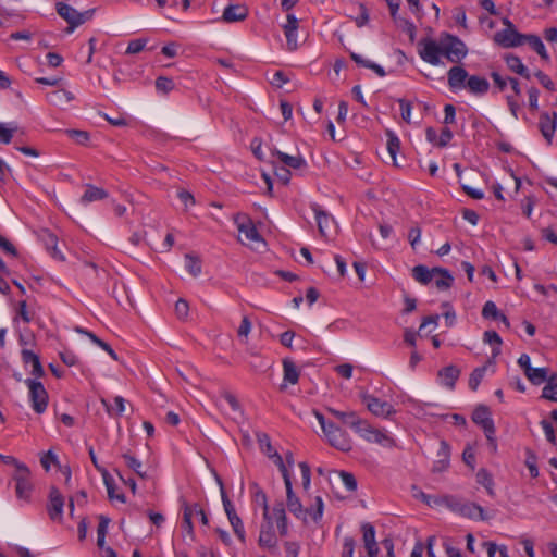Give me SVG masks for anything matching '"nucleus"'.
<instances>
[{
	"mask_svg": "<svg viewBox=\"0 0 557 557\" xmlns=\"http://www.w3.org/2000/svg\"><path fill=\"white\" fill-rule=\"evenodd\" d=\"M420 58L431 65L441 64V58L459 63L468 54L467 45L459 37H424L418 44Z\"/></svg>",
	"mask_w": 557,
	"mask_h": 557,
	"instance_id": "f257e3e1",
	"label": "nucleus"
},
{
	"mask_svg": "<svg viewBox=\"0 0 557 557\" xmlns=\"http://www.w3.org/2000/svg\"><path fill=\"white\" fill-rule=\"evenodd\" d=\"M286 488V506L290 513H293L296 518L302 520L304 522L308 521V517L313 522H319L323 516L324 504L320 496L314 498V504L311 508L305 509L299 497L295 494L293 490L292 479H287L284 481Z\"/></svg>",
	"mask_w": 557,
	"mask_h": 557,
	"instance_id": "f03ea898",
	"label": "nucleus"
},
{
	"mask_svg": "<svg viewBox=\"0 0 557 557\" xmlns=\"http://www.w3.org/2000/svg\"><path fill=\"white\" fill-rule=\"evenodd\" d=\"M313 413L330 445H332L338 450L349 451L352 445L347 432L337 426L333 421L326 419L323 413L319 411H314Z\"/></svg>",
	"mask_w": 557,
	"mask_h": 557,
	"instance_id": "7ed1b4c3",
	"label": "nucleus"
},
{
	"mask_svg": "<svg viewBox=\"0 0 557 557\" xmlns=\"http://www.w3.org/2000/svg\"><path fill=\"white\" fill-rule=\"evenodd\" d=\"M181 508L183 510L182 528H183L184 532H186V534L191 540H194L195 532H194V525H193V517L199 516L200 522L203 525H208L209 519H208L205 510L197 503L189 504L185 499H181Z\"/></svg>",
	"mask_w": 557,
	"mask_h": 557,
	"instance_id": "20e7f679",
	"label": "nucleus"
},
{
	"mask_svg": "<svg viewBox=\"0 0 557 557\" xmlns=\"http://www.w3.org/2000/svg\"><path fill=\"white\" fill-rule=\"evenodd\" d=\"M354 431L360 437L370 443H376L382 446L392 447L395 445L394 440L383 430L373 428L368 421L360 419Z\"/></svg>",
	"mask_w": 557,
	"mask_h": 557,
	"instance_id": "39448f33",
	"label": "nucleus"
},
{
	"mask_svg": "<svg viewBox=\"0 0 557 557\" xmlns=\"http://www.w3.org/2000/svg\"><path fill=\"white\" fill-rule=\"evenodd\" d=\"M218 483L220 485L221 498H222L224 511L227 516L230 524H231L235 535L237 536V539L242 543H245L246 532H245L244 523H243L242 519L239 518V516L237 515L236 509H235L233 503L230 500V498L224 490L223 483H222L221 479H219V478H218Z\"/></svg>",
	"mask_w": 557,
	"mask_h": 557,
	"instance_id": "423d86ee",
	"label": "nucleus"
},
{
	"mask_svg": "<svg viewBox=\"0 0 557 557\" xmlns=\"http://www.w3.org/2000/svg\"><path fill=\"white\" fill-rule=\"evenodd\" d=\"M234 223L237 226L239 236H244L245 240L239 237L243 244L263 243L262 236L256 228L252 220L245 213H237L234 216Z\"/></svg>",
	"mask_w": 557,
	"mask_h": 557,
	"instance_id": "0eeeda50",
	"label": "nucleus"
},
{
	"mask_svg": "<svg viewBox=\"0 0 557 557\" xmlns=\"http://www.w3.org/2000/svg\"><path fill=\"white\" fill-rule=\"evenodd\" d=\"M25 384L29 389V401L32 404V408L38 414L44 413L48 407L49 399L45 386L41 382L32 379H27Z\"/></svg>",
	"mask_w": 557,
	"mask_h": 557,
	"instance_id": "6e6552de",
	"label": "nucleus"
},
{
	"mask_svg": "<svg viewBox=\"0 0 557 557\" xmlns=\"http://www.w3.org/2000/svg\"><path fill=\"white\" fill-rule=\"evenodd\" d=\"M472 420L474 423H476L478 425H480L483 429L487 441L495 448L496 447L495 437H494L495 425H494V421L491 417L490 409L483 405L478 406L473 411Z\"/></svg>",
	"mask_w": 557,
	"mask_h": 557,
	"instance_id": "1a4fd4ad",
	"label": "nucleus"
},
{
	"mask_svg": "<svg viewBox=\"0 0 557 557\" xmlns=\"http://www.w3.org/2000/svg\"><path fill=\"white\" fill-rule=\"evenodd\" d=\"M258 543L260 547L268 549L271 555L280 556L277 537L272 525L271 516L268 519H264V523L261 524Z\"/></svg>",
	"mask_w": 557,
	"mask_h": 557,
	"instance_id": "9d476101",
	"label": "nucleus"
},
{
	"mask_svg": "<svg viewBox=\"0 0 557 557\" xmlns=\"http://www.w3.org/2000/svg\"><path fill=\"white\" fill-rule=\"evenodd\" d=\"M15 481V493L17 498L29 500L33 492L30 471L27 466H18V471L13 474Z\"/></svg>",
	"mask_w": 557,
	"mask_h": 557,
	"instance_id": "9b49d317",
	"label": "nucleus"
},
{
	"mask_svg": "<svg viewBox=\"0 0 557 557\" xmlns=\"http://www.w3.org/2000/svg\"><path fill=\"white\" fill-rule=\"evenodd\" d=\"M362 403L367 406L368 410L376 417L388 418L396 411L394 407L373 395L363 394L361 396Z\"/></svg>",
	"mask_w": 557,
	"mask_h": 557,
	"instance_id": "f8f14e48",
	"label": "nucleus"
},
{
	"mask_svg": "<svg viewBox=\"0 0 557 557\" xmlns=\"http://www.w3.org/2000/svg\"><path fill=\"white\" fill-rule=\"evenodd\" d=\"M64 497L55 487H50L47 511L52 521L61 522L63 519Z\"/></svg>",
	"mask_w": 557,
	"mask_h": 557,
	"instance_id": "ddd939ff",
	"label": "nucleus"
},
{
	"mask_svg": "<svg viewBox=\"0 0 557 557\" xmlns=\"http://www.w3.org/2000/svg\"><path fill=\"white\" fill-rule=\"evenodd\" d=\"M557 127V112H543L539 119V129L548 145L553 143V138Z\"/></svg>",
	"mask_w": 557,
	"mask_h": 557,
	"instance_id": "4468645a",
	"label": "nucleus"
},
{
	"mask_svg": "<svg viewBox=\"0 0 557 557\" xmlns=\"http://www.w3.org/2000/svg\"><path fill=\"white\" fill-rule=\"evenodd\" d=\"M385 1L388 5L391 16H392L394 23L396 24V26L401 32L406 33V35H414V33H416L414 24L398 14V10L400 7V0H385Z\"/></svg>",
	"mask_w": 557,
	"mask_h": 557,
	"instance_id": "2eb2a0df",
	"label": "nucleus"
},
{
	"mask_svg": "<svg viewBox=\"0 0 557 557\" xmlns=\"http://www.w3.org/2000/svg\"><path fill=\"white\" fill-rule=\"evenodd\" d=\"M57 12L62 18H64L67 22L69 32H73L76 26L85 22L84 14L79 13L77 10H75L73 7L66 3H57Z\"/></svg>",
	"mask_w": 557,
	"mask_h": 557,
	"instance_id": "dca6fc26",
	"label": "nucleus"
},
{
	"mask_svg": "<svg viewBox=\"0 0 557 557\" xmlns=\"http://www.w3.org/2000/svg\"><path fill=\"white\" fill-rule=\"evenodd\" d=\"M470 77L465 67L456 65L448 70L447 82L450 90L457 91L467 87V81Z\"/></svg>",
	"mask_w": 557,
	"mask_h": 557,
	"instance_id": "f3484780",
	"label": "nucleus"
},
{
	"mask_svg": "<svg viewBox=\"0 0 557 557\" xmlns=\"http://www.w3.org/2000/svg\"><path fill=\"white\" fill-rule=\"evenodd\" d=\"M364 548L369 557H377L380 548L375 540V529L371 523H363L361 527Z\"/></svg>",
	"mask_w": 557,
	"mask_h": 557,
	"instance_id": "a211bd4d",
	"label": "nucleus"
},
{
	"mask_svg": "<svg viewBox=\"0 0 557 557\" xmlns=\"http://www.w3.org/2000/svg\"><path fill=\"white\" fill-rule=\"evenodd\" d=\"M270 516L272 517V525H274V522L276 523L280 535H282V536L287 535V533H288L287 517H286V512H285L283 503H276L272 507V509H270Z\"/></svg>",
	"mask_w": 557,
	"mask_h": 557,
	"instance_id": "6ab92c4d",
	"label": "nucleus"
},
{
	"mask_svg": "<svg viewBox=\"0 0 557 557\" xmlns=\"http://www.w3.org/2000/svg\"><path fill=\"white\" fill-rule=\"evenodd\" d=\"M317 220L319 232L322 236L326 237L329 232L334 227V219L323 211L318 205L312 207Z\"/></svg>",
	"mask_w": 557,
	"mask_h": 557,
	"instance_id": "aec40b11",
	"label": "nucleus"
},
{
	"mask_svg": "<svg viewBox=\"0 0 557 557\" xmlns=\"http://www.w3.org/2000/svg\"><path fill=\"white\" fill-rule=\"evenodd\" d=\"M22 361L25 366H32V374L35 377H41L45 374L42 364L40 362L39 356L35 354L33 350L23 348L21 351Z\"/></svg>",
	"mask_w": 557,
	"mask_h": 557,
	"instance_id": "412c9836",
	"label": "nucleus"
},
{
	"mask_svg": "<svg viewBox=\"0 0 557 557\" xmlns=\"http://www.w3.org/2000/svg\"><path fill=\"white\" fill-rule=\"evenodd\" d=\"M460 516L480 521H486L490 519V516L486 513L484 508L476 503H463Z\"/></svg>",
	"mask_w": 557,
	"mask_h": 557,
	"instance_id": "4be33fe9",
	"label": "nucleus"
},
{
	"mask_svg": "<svg viewBox=\"0 0 557 557\" xmlns=\"http://www.w3.org/2000/svg\"><path fill=\"white\" fill-rule=\"evenodd\" d=\"M468 91L475 96H483L490 89V83L485 77L479 75H470L467 81Z\"/></svg>",
	"mask_w": 557,
	"mask_h": 557,
	"instance_id": "5701e85b",
	"label": "nucleus"
},
{
	"mask_svg": "<svg viewBox=\"0 0 557 557\" xmlns=\"http://www.w3.org/2000/svg\"><path fill=\"white\" fill-rule=\"evenodd\" d=\"M248 14V9L244 4H230L223 11V18L226 22L243 21Z\"/></svg>",
	"mask_w": 557,
	"mask_h": 557,
	"instance_id": "b1692460",
	"label": "nucleus"
},
{
	"mask_svg": "<svg viewBox=\"0 0 557 557\" xmlns=\"http://www.w3.org/2000/svg\"><path fill=\"white\" fill-rule=\"evenodd\" d=\"M503 60L506 62L510 71L519 74L522 77L530 78L529 70L523 65L519 57L511 53H505L503 54Z\"/></svg>",
	"mask_w": 557,
	"mask_h": 557,
	"instance_id": "393cba45",
	"label": "nucleus"
},
{
	"mask_svg": "<svg viewBox=\"0 0 557 557\" xmlns=\"http://www.w3.org/2000/svg\"><path fill=\"white\" fill-rule=\"evenodd\" d=\"M475 478H476V482L486 490V493L491 497L496 496L494 479H493L492 473L487 469H485V468L479 469Z\"/></svg>",
	"mask_w": 557,
	"mask_h": 557,
	"instance_id": "a878e982",
	"label": "nucleus"
},
{
	"mask_svg": "<svg viewBox=\"0 0 557 557\" xmlns=\"http://www.w3.org/2000/svg\"><path fill=\"white\" fill-rule=\"evenodd\" d=\"M326 411L343 424L349 425L352 430L356 428L360 418L355 411H339L333 408H327Z\"/></svg>",
	"mask_w": 557,
	"mask_h": 557,
	"instance_id": "bb28decb",
	"label": "nucleus"
},
{
	"mask_svg": "<svg viewBox=\"0 0 557 557\" xmlns=\"http://www.w3.org/2000/svg\"><path fill=\"white\" fill-rule=\"evenodd\" d=\"M413 278L421 284H429L433 282L436 276L435 268L429 269L425 265L419 264L412 269Z\"/></svg>",
	"mask_w": 557,
	"mask_h": 557,
	"instance_id": "cd10ccee",
	"label": "nucleus"
},
{
	"mask_svg": "<svg viewBox=\"0 0 557 557\" xmlns=\"http://www.w3.org/2000/svg\"><path fill=\"white\" fill-rule=\"evenodd\" d=\"M48 101L55 107H64L70 103L74 96L71 91L59 89L47 95Z\"/></svg>",
	"mask_w": 557,
	"mask_h": 557,
	"instance_id": "c85d7f7f",
	"label": "nucleus"
},
{
	"mask_svg": "<svg viewBox=\"0 0 557 557\" xmlns=\"http://www.w3.org/2000/svg\"><path fill=\"white\" fill-rule=\"evenodd\" d=\"M460 371L455 366H448L442 369L438 372V376L441 379L442 384L445 386L453 388L457 379L459 377Z\"/></svg>",
	"mask_w": 557,
	"mask_h": 557,
	"instance_id": "c756f323",
	"label": "nucleus"
},
{
	"mask_svg": "<svg viewBox=\"0 0 557 557\" xmlns=\"http://www.w3.org/2000/svg\"><path fill=\"white\" fill-rule=\"evenodd\" d=\"M107 197H108V193L104 189L99 188L94 185H87L86 191L81 197V202L83 205H87L92 201L102 200Z\"/></svg>",
	"mask_w": 557,
	"mask_h": 557,
	"instance_id": "7c9ffc66",
	"label": "nucleus"
},
{
	"mask_svg": "<svg viewBox=\"0 0 557 557\" xmlns=\"http://www.w3.org/2000/svg\"><path fill=\"white\" fill-rule=\"evenodd\" d=\"M436 276L434 277V284L440 290L448 289L454 282L453 275L448 270L444 268H435Z\"/></svg>",
	"mask_w": 557,
	"mask_h": 557,
	"instance_id": "2f4dec72",
	"label": "nucleus"
},
{
	"mask_svg": "<svg viewBox=\"0 0 557 557\" xmlns=\"http://www.w3.org/2000/svg\"><path fill=\"white\" fill-rule=\"evenodd\" d=\"M345 47V49L347 51H349L350 53V58L358 64V65H361L363 67H367V69H371L373 70L380 77H384L386 75L384 69L374 63V62H371L370 60H367L364 58H362L360 54L354 52V51H350L345 45H343Z\"/></svg>",
	"mask_w": 557,
	"mask_h": 557,
	"instance_id": "473e14b6",
	"label": "nucleus"
},
{
	"mask_svg": "<svg viewBox=\"0 0 557 557\" xmlns=\"http://www.w3.org/2000/svg\"><path fill=\"white\" fill-rule=\"evenodd\" d=\"M273 153L285 166L297 170L306 165V161L301 156H289L278 150H275Z\"/></svg>",
	"mask_w": 557,
	"mask_h": 557,
	"instance_id": "72a5a7b5",
	"label": "nucleus"
},
{
	"mask_svg": "<svg viewBox=\"0 0 557 557\" xmlns=\"http://www.w3.org/2000/svg\"><path fill=\"white\" fill-rule=\"evenodd\" d=\"M545 382L541 397L557 403V374L550 375Z\"/></svg>",
	"mask_w": 557,
	"mask_h": 557,
	"instance_id": "f704fd0d",
	"label": "nucleus"
},
{
	"mask_svg": "<svg viewBox=\"0 0 557 557\" xmlns=\"http://www.w3.org/2000/svg\"><path fill=\"white\" fill-rule=\"evenodd\" d=\"M46 247L48 250H51L52 257L63 260L64 257L61 255V252L58 250V238L54 234L50 233L49 231H44L41 236Z\"/></svg>",
	"mask_w": 557,
	"mask_h": 557,
	"instance_id": "c9c22d12",
	"label": "nucleus"
},
{
	"mask_svg": "<svg viewBox=\"0 0 557 557\" xmlns=\"http://www.w3.org/2000/svg\"><path fill=\"white\" fill-rule=\"evenodd\" d=\"M284 382L296 384L299 380V372L296 364L290 360L283 361Z\"/></svg>",
	"mask_w": 557,
	"mask_h": 557,
	"instance_id": "e433bc0d",
	"label": "nucleus"
},
{
	"mask_svg": "<svg viewBox=\"0 0 557 557\" xmlns=\"http://www.w3.org/2000/svg\"><path fill=\"white\" fill-rule=\"evenodd\" d=\"M494 44L505 49L520 47L525 44V37H494Z\"/></svg>",
	"mask_w": 557,
	"mask_h": 557,
	"instance_id": "4c0bfd02",
	"label": "nucleus"
},
{
	"mask_svg": "<svg viewBox=\"0 0 557 557\" xmlns=\"http://www.w3.org/2000/svg\"><path fill=\"white\" fill-rule=\"evenodd\" d=\"M412 492L414 498L422 500L429 507H441V496L426 494L416 486L412 487Z\"/></svg>",
	"mask_w": 557,
	"mask_h": 557,
	"instance_id": "58836bf2",
	"label": "nucleus"
},
{
	"mask_svg": "<svg viewBox=\"0 0 557 557\" xmlns=\"http://www.w3.org/2000/svg\"><path fill=\"white\" fill-rule=\"evenodd\" d=\"M483 339L485 343L493 346L492 355L496 357L500 354V346L503 341L500 336L495 331H486L484 332Z\"/></svg>",
	"mask_w": 557,
	"mask_h": 557,
	"instance_id": "ea45409f",
	"label": "nucleus"
},
{
	"mask_svg": "<svg viewBox=\"0 0 557 557\" xmlns=\"http://www.w3.org/2000/svg\"><path fill=\"white\" fill-rule=\"evenodd\" d=\"M18 318L25 323L32 322L35 318V311L28 308L27 302L25 300H21L18 302L17 315L14 317L13 322H16Z\"/></svg>",
	"mask_w": 557,
	"mask_h": 557,
	"instance_id": "a19ab883",
	"label": "nucleus"
},
{
	"mask_svg": "<svg viewBox=\"0 0 557 557\" xmlns=\"http://www.w3.org/2000/svg\"><path fill=\"white\" fill-rule=\"evenodd\" d=\"M386 136H387V150L394 161V164L396 165L397 164L396 156L400 149V140L397 137V135L389 129L386 131Z\"/></svg>",
	"mask_w": 557,
	"mask_h": 557,
	"instance_id": "79ce46f5",
	"label": "nucleus"
},
{
	"mask_svg": "<svg viewBox=\"0 0 557 557\" xmlns=\"http://www.w3.org/2000/svg\"><path fill=\"white\" fill-rule=\"evenodd\" d=\"M525 376L534 385H540L549 377L546 368H532Z\"/></svg>",
	"mask_w": 557,
	"mask_h": 557,
	"instance_id": "37998d69",
	"label": "nucleus"
},
{
	"mask_svg": "<svg viewBox=\"0 0 557 557\" xmlns=\"http://www.w3.org/2000/svg\"><path fill=\"white\" fill-rule=\"evenodd\" d=\"M123 459L126 463V466L132 469L138 476L140 478H146L147 476V473L143 470V463L137 459L135 458L133 455L126 453V454H123Z\"/></svg>",
	"mask_w": 557,
	"mask_h": 557,
	"instance_id": "c03bdc74",
	"label": "nucleus"
},
{
	"mask_svg": "<svg viewBox=\"0 0 557 557\" xmlns=\"http://www.w3.org/2000/svg\"><path fill=\"white\" fill-rule=\"evenodd\" d=\"M185 268L194 277H196L201 273V261L196 256L186 255Z\"/></svg>",
	"mask_w": 557,
	"mask_h": 557,
	"instance_id": "a18cd8bd",
	"label": "nucleus"
},
{
	"mask_svg": "<svg viewBox=\"0 0 557 557\" xmlns=\"http://www.w3.org/2000/svg\"><path fill=\"white\" fill-rule=\"evenodd\" d=\"M463 503L454 495H443L441 496V507L445 506L449 508L451 511L460 515Z\"/></svg>",
	"mask_w": 557,
	"mask_h": 557,
	"instance_id": "49530a36",
	"label": "nucleus"
},
{
	"mask_svg": "<svg viewBox=\"0 0 557 557\" xmlns=\"http://www.w3.org/2000/svg\"><path fill=\"white\" fill-rule=\"evenodd\" d=\"M102 404L107 407V411L110 416L120 417L125 411L126 400L122 396H115L114 407H109L104 399H102Z\"/></svg>",
	"mask_w": 557,
	"mask_h": 557,
	"instance_id": "de8ad7c7",
	"label": "nucleus"
},
{
	"mask_svg": "<svg viewBox=\"0 0 557 557\" xmlns=\"http://www.w3.org/2000/svg\"><path fill=\"white\" fill-rule=\"evenodd\" d=\"M335 473L348 492H355L357 490V481L352 473L346 471H336Z\"/></svg>",
	"mask_w": 557,
	"mask_h": 557,
	"instance_id": "09e8293b",
	"label": "nucleus"
},
{
	"mask_svg": "<svg viewBox=\"0 0 557 557\" xmlns=\"http://www.w3.org/2000/svg\"><path fill=\"white\" fill-rule=\"evenodd\" d=\"M253 502L262 508L263 519H268L270 517V507L268 504V497L262 490L259 488L255 492Z\"/></svg>",
	"mask_w": 557,
	"mask_h": 557,
	"instance_id": "8fccbe9b",
	"label": "nucleus"
},
{
	"mask_svg": "<svg viewBox=\"0 0 557 557\" xmlns=\"http://www.w3.org/2000/svg\"><path fill=\"white\" fill-rule=\"evenodd\" d=\"M525 42H528L531 48L541 55L542 59H548L547 51L540 37H525Z\"/></svg>",
	"mask_w": 557,
	"mask_h": 557,
	"instance_id": "3c124183",
	"label": "nucleus"
},
{
	"mask_svg": "<svg viewBox=\"0 0 557 557\" xmlns=\"http://www.w3.org/2000/svg\"><path fill=\"white\" fill-rule=\"evenodd\" d=\"M486 369H487V367L483 366V367L474 369L473 372L471 373L470 379H469V387L472 391H475L478 388V386L480 385V383L486 372Z\"/></svg>",
	"mask_w": 557,
	"mask_h": 557,
	"instance_id": "603ef678",
	"label": "nucleus"
},
{
	"mask_svg": "<svg viewBox=\"0 0 557 557\" xmlns=\"http://www.w3.org/2000/svg\"><path fill=\"white\" fill-rule=\"evenodd\" d=\"M269 457L273 459L274 463L277 466L284 481H286V478L292 479L284 458L278 453L274 451L273 454H270Z\"/></svg>",
	"mask_w": 557,
	"mask_h": 557,
	"instance_id": "864d4df0",
	"label": "nucleus"
},
{
	"mask_svg": "<svg viewBox=\"0 0 557 557\" xmlns=\"http://www.w3.org/2000/svg\"><path fill=\"white\" fill-rule=\"evenodd\" d=\"M482 315L485 319L498 320L500 312L498 311L495 302L488 300L483 306Z\"/></svg>",
	"mask_w": 557,
	"mask_h": 557,
	"instance_id": "5fc2aeb1",
	"label": "nucleus"
},
{
	"mask_svg": "<svg viewBox=\"0 0 557 557\" xmlns=\"http://www.w3.org/2000/svg\"><path fill=\"white\" fill-rule=\"evenodd\" d=\"M102 478H103V481H104V484H106V487H107V491H108L109 498L110 499H117L121 503H125L126 498H125L124 494H114V483H113L112 478L110 475L109 476H102Z\"/></svg>",
	"mask_w": 557,
	"mask_h": 557,
	"instance_id": "6e6d98bb",
	"label": "nucleus"
},
{
	"mask_svg": "<svg viewBox=\"0 0 557 557\" xmlns=\"http://www.w3.org/2000/svg\"><path fill=\"white\" fill-rule=\"evenodd\" d=\"M174 82L165 76H160L156 79V88L158 91L168 94L174 89Z\"/></svg>",
	"mask_w": 557,
	"mask_h": 557,
	"instance_id": "4d7b16f0",
	"label": "nucleus"
},
{
	"mask_svg": "<svg viewBox=\"0 0 557 557\" xmlns=\"http://www.w3.org/2000/svg\"><path fill=\"white\" fill-rule=\"evenodd\" d=\"M299 469L301 472V483L305 491H308L311 483V470L307 462H299Z\"/></svg>",
	"mask_w": 557,
	"mask_h": 557,
	"instance_id": "13d9d810",
	"label": "nucleus"
},
{
	"mask_svg": "<svg viewBox=\"0 0 557 557\" xmlns=\"http://www.w3.org/2000/svg\"><path fill=\"white\" fill-rule=\"evenodd\" d=\"M525 466L529 469L530 475L532 478L535 479V478L539 476V469H537V465H536V456L531 450H529V449L527 450Z\"/></svg>",
	"mask_w": 557,
	"mask_h": 557,
	"instance_id": "bf43d9fd",
	"label": "nucleus"
},
{
	"mask_svg": "<svg viewBox=\"0 0 557 557\" xmlns=\"http://www.w3.org/2000/svg\"><path fill=\"white\" fill-rule=\"evenodd\" d=\"M502 24H503V28L497 30L494 35H504V36H507V35H521L520 33H518L515 28V25L507 18H503V17H496Z\"/></svg>",
	"mask_w": 557,
	"mask_h": 557,
	"instance_id": "052dcab7",
	"label": "nucleus"
},
{
	"mask_svg": "<svg viewBox=\"0 0 557 557\" xmlns=\"http://www.w3.org/2000/svg\"><path fill=\"white\" fill-rule=\"evenodd\" d=\"M147 45V39L145 38H138L129 41L125 53L127 54H136L144 50V48Z\"/></svg>",
	"mask_w": 557,
	"mask_h": 557,
	"instance_id": "680f3d73",
	"label": "nucleus"
},
{
	"mask_svg": "<svg viewBox=\"0 0 557 557\" xmlns=\"http://www.w3.org/2000/svg\"><path fill=\"white\" fill-rule=\"evenodd\" d=\"M269 82L272 86L281 88L284 84L289 82V77L285 72L276 71L273 73L272 77L269 78Z\"/></svg>",
	"mask_w": 557,
	"mask_h": 557,
	"instance_id": "e2e57ef3",
	"label": "nucleus"
},
{
	"mask_svg": "<svg viewBox=\"0 0 557 557\" xmlns=\"http://www.w3.org/2000/svg\"><path fill=\"white\" fill-rule=\"evenodd\" d=\"M188 312H189L188 302L185 299L180 298L175 304V313H176L177 318L181 320H184L188 317Z\"/></svg>",
	"mask_w": 557,
	"mask_h": 557,
	"instance_id": "0e129e2a",
	"label": "nucleus"
},
{
	"mask_svg": "<svg viewBox=\"0 0 557 557\" xmlns=\"http://www.w3.org/2000/svg\"><path fill=\"white\" fill-rule=\"evenodd\" d=\"M67 135L79 145H85L89 140V134L85 131L69 129Z\"/></svg>",
	"mask_w": 557,
	"mask_h": 557,
	"instance_id": "69168bd1",
	"label": "nucleus"
},
{
	"mask_svg": "<svg viewBox=\"0 0 557 557\" xmlns=\"http://www.w3.org/2000/svg\"><path fill=\"white\" fill-rule=\"evenodd\" d=\"M356 542L351 536H346L343 540L342 557H354Z\"/></svg>",
	"mask_w": 557,
	"mask_h": 557,
	"instance_id": "338daca9",
	"label": "nucleus"
},
{
	"mask_svg": "<svg viewBox=\"0 0 557 557\" xmlns=\"http://www.w3.org/2000/svg\"><path fill=\"white\" fill-rule=\"evenodd\" d=\"M286 557H298L300 552V544L294 541H286L284 543Z\"/></svg>",
	"mask_w": 557,
	"mask_h": 557,
	"instance_id": "774afa93",
	"label": "nucleus"
}]
</instances>
